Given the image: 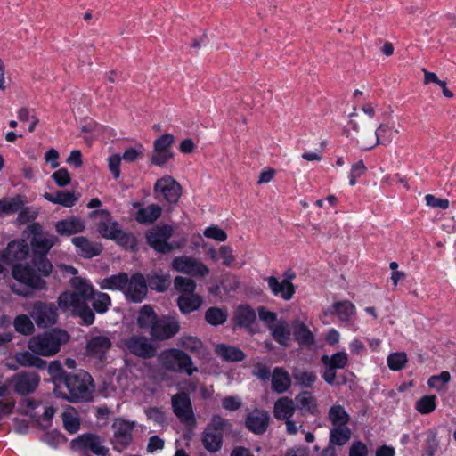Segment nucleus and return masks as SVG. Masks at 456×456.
Here are the masks:
<instances>
[{"mask_svg": "<svg viewBox=\"0 0 456 456\" xmlns=\"http://www.w3.org/2000/svg\"><path fill=\"white\" fill-rule=\"evenodd\" d=\"M46 235L48 232L44 231L42 224L38 222L28 224L22 232V237H25L27 241L29 240L31 264L45 277L49 276L53 271V265L47 257L50 250L46 244Z\"/></svg>", "mask_w": 456, "mask_h": 456, "instance_id": "1", "label": "nucleus"}, {"mask_svg": "<svg viewBox=\"0 0 456 456\" xmlns=\"http://www.w3.org/2000/svg\"><path fill=\"white\" fill-rule=\"evenodd\" d=\"M101 216L102 220L97 224V231L104 239L115 241L125 250L136 253L139 250L137 238L129 232H125L119 227L117 221L112 220L108 209H94L89 213L90 218Z\"/></svg>", "mask_w": 456, "mask_h": 456, "instance_id": "2", "label": "nucleus"}, {"mask_svg": "<svg viewBox=\"0 0 456 456\" xmlns=\"http://www.w3.org/2000/svg\"><path fill=\"white\" fill-rule=\"evenodd\" d=\"M62 384L69 393L61 391L60 386H56L53 388V394L57 398L74 403L92 400V389L94 388V385L93 378L87 371L80 370L77 373H69Z\"/></svg>", "mask_w": 456, "mask_h": 456, "instance_id": "3", "label": "nucleus"}, {"mask_svg": "<svg viewBox=\"0 0 456 456\" xmlns=\"http://www.w3.org/2000/svg\"><path fill=\"white\" fill-rule=\"evenodd\" d=\"M69 339L70 335L66 330L52 328L32 336L28 342V347L35 354L51 357L56 355Z\"/></svg>", "mask_w": 456, "mask_h": 456, "instance_id": "4", "label": "nucleus"}, {"mask_svg": "<svg viewBox=\"0 0 456 456\" xmlns=\"http://www.w3.org/2000/svg\"><path fill=\"white\" fill-rule=\"evenodd\" d=\"M103 438L96 433L86 432L72 439L69 447L73 452H80V456H109L110 450L102 444Z\"/></svg>", "mask_w": 456, "mask_h": 456, "instance_id": "5", "label": "nucleus"}, {"mask_svg": "<svg viewBox=\"0 0 456 456\" xmlns=\"http://www.w3.org/2000/svg\"><path fill=\"white\" fill-rule=\"evenodd\" d=\"M163 367L174 372H184L188 376L198 372L197 367L193 366L191 357L183 350L179 348H169L161 354Z\"/></svg>", "mask_w": 456, "mask_h": 456, "instance_id": "6", "label": "nucleus"}, {"mask_svg": "<svg viewBox=\"0 0 456 456\" xmlns=\"http://www.w3.org/2000/svg\"><path fill=\"white\" fill-rule=\"evenodd\" d=\"M173 234L174 227L171 224H157L145 232V240L155 252L167 255L173 251L169 244V239Z\"/></svg>", "mask_w": 456, "mask_h": 456, "instance_id": "7", "label": "nucleus"}, {"mask_svg": "<svg viewBox=\"0 0 456 456\" xmlns=\"http://www.w3.org/2000/svg\"><path fill=\"white\" fill-rule=\"evenodd\" d=\"M11 273L14 280L31 290H42L46 288V282L42 278L43 275L32 264H13Z\"/></svg>", "mask_w": 456, "mask_h": 456, "instance_id": "8", "label": "nucleus"}, {"mask_svg": "<svg viewBox=\"0 0 456 456\" xmlns=\"http://www.w3.org/2000/svg\"><path fill=\"white\" fill-rule=\"evenodd\" d=\"M30 317L40 329L53 328L58 322V307L53 303L36 301L28 310Z\"/></svg>", "mask_w": 456, "mask_h": 456, "instance_id": "9", "label": "nucleus"}, {"mask_svg": "<svg viewBox=\"0 0 456 456\" xmlns=\"http://www.w3.org/2000/svg\"><path fill=\"white\" fill-rule=\"evenodd\" d=\"M181 326L176 315L163 314L153 322L150 335L154 341H164L174 338Z\"/></svg>", "mask_w": 456, "mask_h": 456, "instance_id": "10", "label": "nucleus"}, {"mask_svg": "<svg viewBox=\"0 0 456 456\" xmlns=\"http://www.w3.org/2000/svg\"><path fill=\"white\" fill-rule=\"evenodd\" d=\"M175 136L172 134H164L159 136L153 142V152L150 159L151 164L157 167L165 166L175 156L172 145Z\"/></svg>", "mask_w": 456, "mask_h": 456, "instance_id": "11", "label": "nucleus"}, {"mask_svg": "<svg viewBox=\"0 0 456 456\" xmlns=\"http://www.w3.org/2000/svg\"><path fill=\"white\" fill-rule=\"evenodd\" d=\"M13 385L14 392L21 396L34 393L40 384V376L36 371H20L7 379Z\"/></svg>", "mask_w": 456, "mask_h": 456, "instance_id": "12", "label": "nucleus"}, {"mask_svg": "<svg viewBox=\"0 0 456 456\" xmlns=\"http://www.w3.org/2000/svg\"><path fill=\"white\" fill-rule=\"evenodd\" d=\"M296 278V273L291 270H287L283 273V280L280 281L277 277L272 275L267 278V284L274 297H281L285 301L293 298L297 287L292 283Z\"/></svg>", "mask_w": 456, "mask_h": 456, "instance_id": "13", "label": "nucleus"}, {"mask_svg": "<svg viewBox=\"0 0 456 456\" xmlns=\"http://www.w3.org/2000/svg\"><path fill=\"white\" fill-rule=\"evenodd\" d=\"M171 402L173 411L179 420L189 427H194L196 419L190 395L184 392L177 393L172 397Z\"/></svg>", "mask_w": 456, "mask_h": 456, "instance_id": "14", "label": "nucleus"}, {"mask_svg": "<svg viewBox=\"0 0 456 456\" xmlns=\"http://www.w3.org/2000/svg\"><path fill=\"white\" fill-rule=\"evenodd\" d=\"M29 255V246L25 237L12 240L8 242L5 248L0 252V260L6 265H13L27 259Z\"/></svg>", "mask_w": 456, "mask_h": 456, "instance_id": "15", "label": "nucleus"}, {"mask_svg": "<svg viewBox=\"0 0 456 456\" xmlns=\"http://www.w3.org/2000/svg\"><path fill=\"white\" fill-rule=\"evenodd\" d=\"M112 428L114 429V438L111 440L113 449L121 452L133 441L132 431L134 424L121 418H117L112 424Z\"/></svg>", "mask_w": 456, "mask_h": 456, "instance_id": "16", "label": "nucleus"}, {"mask_svg": "<svg viewBox=\"0 0 456 456\" xmlns=\"http://www.w3.org/2000/svg\"><path fill=\"white\" fill-rule=\"evenodd\" d=\"M154 193H160L164 200L171 205H175L182 195V186L170 175L163 176L156 181Z\"/></svg>", "mask_w": 456, "mask_h": 456, "instance_id": "17", "label": "nucleus"}, {"mask_svg": "<svg viewBox=\"0 0 456 456\" xmlns=\"http://www.w3.org/2000/svg\"><path fill=\"white\" fill-rule=\"evenodd\" d=\"M125 345L132 354L143 359L152 358L157 354L155 346L145 336L133 335L125 339Z\"/></svg>", "mask_w": 456, "mask_h": 456, "instance_id": "18", "label": "nucleus"}, {"mask_svg": "<svg viewBox=\"0 0 456 456\" xmlns=\"http://www.w3.org/2000/svg\"><path fill=\"white\" fill-rule=\"evenodd\" d=\"M174 270L196 277H205L209 273L208 267L202 262L188 256H176L172 261Z\"/></svg>", "mask_w": 456, "mask_h": 456, "instance_id": "19", "label": "nucleus"}, {"mask_svg": "<svg viewBox=\"0 0 456 456\" xmlns=\"http://www.w3.org/2000/svg\"><path fill=\"white\" fill-rule=\"evenodd\" d=\"M148 292L147 280L141 273H135L129 278L125 292L126 298L132 303H141Z\"/></svg>", "mask_w": 456, "mask_h": 456, "instance_id": "20", "label": "nucleus"}, {"mask_svg": "<svg viewBox=\"0 0 456 456\" xmlns=\"http://www.w3.org/2000/svg\"><path fill=\"white\" fill-rule=\"evenodd\" d=\"M270 416L265 410L255 409L246 415L245 427L253 434H264L269 426Z\"/></svg>", "mask_w": 456, "mask_h": 456, "instance_id": "21", "label": "nucleus"}, {"mask_svg": "<svg viewBox=\"0 0 456 456\" xmlns=\"http://www.w3.org/2000/svg\"><path fill=\"white\" fill-rule=\"evenodd\" d=\"M111 346L112 344L110 339L106 336L100 335L93 337L86 343V354L91 357H97L99 360L103 361Z\"/></svg>", "mask_w": 456, "mask_h": 456, "instance_id": "22", "label": "nucleus"}, {"mask_svg": "<svg viewBox=\"0 0 456 456\" xmlns=\"http://www.w3.org/2000/svg\"><path fill=\"white\" fill-rule=\"evenodd\" d=\"M91 298L86 297H80V295L71 292L69 290L63 291L60 294L57 299L58 307L62 311H67L70 307H73L72 313L78 311L84 306L87 305V302Z\"/></svg>", "mask_w": 456, "mask_h": 456, "instance_id": "23", "label": "nucleus"}, {"mask_svg": "<svg viewBox=\"0 0 456 456\" xmlns=\"http://www.w3.org/2000/svg\"><path fill=\"white\" fill-rule=\"evenodd\" d=\"M85 229V222L76 216L60 220L55 224V230L61 236H69L82 232Z\"/></svg>", "mask_w": 456, "mask_h": 456, "instance_id": "24", "label": "nucleus"}, {"mask_svg": "<svg viewBox=\"0 0 456 456\" xmlns=\"http://www.w3.org/2000/svg\"><path fill=\"white\" fill-rule=\"evenodd\" d=\"M43 197L51 203L61 205L64 208H71L78 201L80 194L75 193L73 191L60 190L54 194L45 192Z\"/></svg>", "mask_w": 456, "mask_h": 456, "instance_id": "25", "label": "nucleus"}, {"mask_svg": "<svg viewBox=\"0 0 456 456\" xmlns=\"http://www.w3.org/2000/svg\"><path fill=\"white\" fill-rule=\"evenodd\" d=\"M71 241L75 247L79 248L78 254L84 258L98 256L103 249L101 243H93L84 236L74 237Z\"/></svg>", "mask_w": 456, "mask_h": 456, "instance_id": "26", "label": "nucleus"}, {"mask_svg": "<svg viewBox=\"0 0 456 456\" xmlns=\"http://www.w3.org/2000/svg\"><path fill=\"white\" fill-rule=\"evenodd\" d=\"M256 311L247 304L240 305L234 311L233 323L240 328L249 329L256 322Z\"/></svg>", "mask_w": 456, "mask_h": 456, "instance_id": "27", "label": "nucleus"}, {"mask_svg": "<svg viewBox=\"0 0 456 456\" xmlns=\"http://www.w3.org/2000/svg\"><path fill=\"white\" fill-rule=\"evenodd\" d=\"M291 328L294 339L300 345L305 346H312L315 343L314 335L306 326V324L297 319L291 322Z\"/></svg>", "mask_w": 456, "mask_h": 456, "instance_id": "28", "label": "nucleus"}, {"mask_svg": "<svg viewBox=\"0 0 456 456\" xmlns=\"http://www.w3.org/2000/svg\"><path fill=\"white\" fill-rule=\"evenodd\" d=\"M355 314V306L349 300L336 301L329 307L324 314H336L341 322H348Z\"/></svg>", "mask_w": 456, "mask_h": 456, "instance_id": "29", "label": "nucleus"}, {"mask_svg": "<svg viewBox=\"0 0 456 456\" xmlns=\"http://www.w3.org/2000/svg\"><path fill=\"white\" fill-rule=\"evenodd\" d=\"M176 305L183 314H190L201 307L203 297L197 293L187 296L179 295L176 299Z\"/></svg>", "mask_w": 456, "mask_h": 456, "instance_id": "30", "label": "nucleus"}, {"mask_svg": "<svg viewBox=\"0 0 456 456\" xmlns=\"http://www.w3.org/2000/svg\"><path fill=\"white\" fill-rule=\"evenodd\" d=\"M162 215V208L158 204H150L146 208L137 209L134 219L141 224H152Z\"/></svg>", "mask_w": 456, "mask_h": 456, "instance_id": "31", "label": "nucleus"}, {"mask_svg": "<svg viewBox=\"0 0 456 456\" xmlns=\"http://www.w3.org/2000/svg\"><path fill=\"white\" fill-rule=\"evenodd\" d=\"M291 387V378L282 367H275L272 374V389L277 394H283Z\"/></svg>", "mask_w": 456, "mask_h": 456, "instance_id": "32", "label": "nucleus"}, {"mask_svg": "<svg viewBox=\"0 0 456 456\" xmlns=\"http://www.w3.org/2000/svg\"><path fill=\"white\" fill-rule=\"evenodd\" d=\"M269 330L273 338L281 346H288L291 337L292 328L284 319H280L275 325H270Z\"/></svg>", "mask_w": 456, "mask_h": 456, "instance_id": "33", "label": "nucleus"}, {"mask_svg": "<svg viewBox=\"0 0 456 456\" xmlns=\"http://www.w3.org/2000/svg\"><path fill=\"white\" fill-rule=\"evenodd\" d=\"M216 353L227 362H239L246 358L245 353L240 348L224 343L216 346Z\"/></svg>", "mask_w": 456, "mask_h": 456, "instance_id": "34", "label": "nucleus"}, {"mask_svg": "<svg viewBox=\"0 0 456 456\" xmlns=\"http://www.w3.org/2000/svg\"><path fill=\"white\" fill-rule=\"evenodd\" d=\"M296 411V405L291 398L283 396L279 398L273 407V416L278 420L290 419Z\"/></svg>", "mask_w": 456, "mask_h": 456, "instance_id": "35", "label": "nucleus"}, {"mask_svg": "<svg viewBox=\"0 0 456 456\" xmlns=\"http://www.w3.org/2000/svg\"><path fill=\"white\" fill-rule=\"evenodd\" d=\"M129 283V276L125 272H120L117 274H112L103 279L100 286L102 289L119 290L122 291L126 289Z\"/></svg>", "mask_w": 456, "mask_h": 456, "instance_id": "36", "label": "nucleus"}, {"mask_svg": "<svg viewBox=\"0 0 456 456\" xmlns=\"http://www.w3.org/2000/svg\"><path fill=\"white\" fill-rule=\"evenodd\" d=\"M146 280L148 287L159 293L167 291L171 285L170 275L168 273L163 274L162 270H159V273L147 274Z\"/></svg>", "mask_w": 456, "mask_h": 456, "instance_id": "37", "label": "nucleus"}, {"mask_svg": "<svg viewBox=\"0 0 456 456\" xmlns=\"http://www.w3.org/2000/svg\"><path fill=\"white\" fill-rule=\"evenodd\" d=\"M223 438V434L205 429L202 436V444L208 452L214 453L222 448Z\"/></svg>", "mask_w": 456, "mask_h": 456, "instance_id": "38", "label": "nucleus"}, {"mask_svg": "<svg viewBox=\"0 0 456 456\" xmlns=\"http://www.w3.org/2000/svg\"><path fill=\"white\" fill-rule=\"evenodd\" d=\"M329 419L335 427H346L350 421V415L340 404L333 405L329 410Z\"/></svg>", "mask_w": 456, "mask_h": 456, "instance_id": "39", "label": "nucleus"}, {"mask_svg": "<svg viewBox=\"0 0 456 456\" xmlns=\"http://www.w3.org/2000/svg\"><path fill=\"white\" fill-rule=\"evenodd\" d=\"M158 317L151 305H144L139 311L136 323L140 329L150 328L151 330Z\"/></svg>", "mask_w": 456, "mask_h": 456, "instance_id": "40", "label": "nucleus"}, {"mask_svg": "<svg viewBox=\"0 0 456 456\" xmlns=\"http://www.w3.org/2000/svg\"><path fill=\"white\" fill-rule=\"evenodd\" d=\"M70 284L74 289L73 292L80 295L81 297H86L91 299L94 298V289L87 280L81 277H74L70 280Z\"/></svg>", "mask_w": 456, "mask_h": 456, "instance_id": "41", "label": "nucleus"}, {"mask_svg": "<svg viewBox=\"0 0 456 456\" xmlns=\"http://www.w3.org/2000/svg\"><path fill=\"white\" fill-rule=\"evenodd\" d=\"M228 318V313L225 308L211 306L205 312L206 322L212 326L224 324Z\"/></svg>", "mask_w": 456, "mask_h": 456, "instance_id": "42", "label": "nucleus"}, {"mask_svg": "<svg viewBox=\"0 0 456 456\" xmlns=\"http://www.w3.org/2000/svg\"><path fill=\"white\" fill-rule=\"evenodd\" d=\"M297 407L301 411H306L308 413L314 415L317 412V403L311 393L308 391H302L296 396Z\"/></svg>", "mask_w": 456, "mask_h": 456, "instance_id": "43", "label": "nucleus"}, {"mask_svg": "<svg viewBox=\"0 0 456 456\" xmlns=\"http://www.w3.org/2000/svg\"><path fill=\"white\" fill-rule=\"evenodd\" d=\"M292 377L304 388H312L314 383L317 380V375L314 370L294 369L292 370Z\"/></svg>", "mask_w": 456, "mask_h": 456, "instance_id": "44", "label": "nucleus"}, {"mask_svg": "<svg viewBox=\"0 0 456 456\" xmlns=\"http://www.w3.org/2000/svg\"><path fill=\"white\" fill-rule=\"evenodd\" d=\"M351 437L348 427H335L330 431V444L337 446L346 444Z\"/></svg>", "mask_w": 456, "mask_h": 456, "instance_id": "45", "label": "nucleus"}, {"mask_svg": "<svg viewBox=\"0 0 456 456\" xmlns=\"http://www.w3.org/2000/svg\"><path fill=\"white\" fill-rule=\"evenodd\" d=\"M47 370L51 376L53 383L54 384V387L62 384L69 374L63 369L61 362L59 360L51 362L47 367Z\"/></svg>", "mask_w": 456, "mask_h": 456, "instance_id": "46", "label": "nucleus"}, {"mask_svg": "<svg viewBox=\"0 0 456 456\" xmlns=\"http://www.w3.org/2000/svg\"><path fill=\"white\" fill-rule=\"evenodd\" d=\"M174 287L179 295H191L195 293L196 281L190 277L176 276L174 280Z\"/></svg>", "mask_w": 456, "mask_h": 456, "instance_id": "47", "label": "nucleus"}, {"mask_svg": "<svg viewBox=\"0 0 456 456\" xmlns=\"http://www.w3.org/2000/svg\"><path fill=\"white\" fill-rule=\"evenodd\" d=\"M40 440L53 449H58L60 444L68 442L67 436L58 429L46 430Z\"/></svg>", "mask_w": 456, "mask_h": 456, "instance_id": "48", "label": "nucleus"}, {"mask_svg": "<svg viewBox=\"0 0 456 456\" xmlns=\"http://www.w3.org/2000/svg\"><path fill=\"white\" fill-rule=\"evenodd\" d=\"M436 408V395H426L420 397L415 405V409L423 415L432 413Z\"/></svg>", "mask_w": 456, "mask_h": 456, "instance_id": "49", "label": "nucleus"}, {"mask_svg": "<svg viewBox=\"0 0 456 456\" xmlns=\"http://www.w3.org/2000/svg\"><path fill=\"white\" fill-rule=\"evenodd\" d=\"M13 325L15 330L22 335L29 336L35 331L31 319L26 314H19L15 317Z\"/></svg>", "mask_w": 456, "mask_h": 456, "instance_id": "50", "label": "nucleus"}, {"mask_svg": "<svg viewBox=\"0 0 456 456\" xmlns=\"http://www.w3.org/2000/svg\"><path fill=\"white\" fill-rule=\"evenodd\" d=\"M24 205L23 197L20 194L9 199L8 200H0V213L14 214L20 211Z\"/></svg>", "mask_w": 456, "mask_h": 456, "instance_id": "51", "label": "nucleus"}, {"mask_svg": "<svg viewBox=\"0 0 456 456\" xmlns=\"http://www.w3.org/2000/svg\"><path fill=\"white\" fill-rule=\"evenodd\" d=\"M439 440L436 429H428L426 432L424 455L434 456L439 449Z\"/></svg>", "mask_w": 456, "mask_h": 456, "instance_id": "52", "label": "nucleus"}, {"mask_svg": "<svg viewBox=\"0 0 456 456\" xmlns=\"http://www.w3.org/2000/svg\"><path fill=\"white\" fill-rule=\"evenodd\" d=\"M408 357L405 352H395L387 356V363L391 370L398 371L404 368Z\"/></svg>", "mask_w": 456, "mask_h": 456, "instance_id": "53", "label": "nucleus"}, {"mask_svg": "<svg viewBox=\"0 0 456 456\" xmlns=\"http://www.w3.org/2000/svg\"><path fill=\"white\" fill-rule=\"evenodd\" d=\"M61 419L63 422V428L69 434H76L81 426V419L77 416H73L69 411H65L61 414Z\"/></svg>", "mask_w": 456, "mask_h": 456, "instance_id": "54", "label": "nucleus"}, {"mask_svg": "<svg viewBox=\"0 0 456 456\" xmlns=\"http://www.w3.org/2000/svg\"><path fill=\"white\" fill-rule=\"evenodd\" d=\"M177 346L194 353L202 348L203 343L197 337L182 336L177 342Z\"/></svg>", "mask_w": 456, "mask_h": 456, "instance_id": "55", "label": "nucleus"}, {"mask_svg": "<svg viewBox=\"0 0 456 456\" xmlns=\"http://www.w3.org/2000/svg\"><path fill=\"white\" fill-rule=\"evenodd\" d=\"M232 424L229 420L222 418L218 414H214L210 419V422L206 427V430H211L216 433H221L224 435V432L226 428H230Z\"/></svg>", "mask_w": 456, "mask_h": 456, "instance_id": "56", "label": "nucleus"}, {"mask_svg": "<svg viewBox=\"0 0 456 456\" xmlns=\"http://www.w3.org/2000/svg\"><path fill=\"white\" fill-rule=\"evenodd\" d=\"M111 305L110 297L107 293L98 292L96 299L93 302L94 310L102 314L106 313L109 309V306Z\"/></svg>", "mask_w": 456, "mask_h": 456, "instance_id": "57", "label": "nucleus"}, {"mask_svg": "<svg viewBox=\"0 0 456 456\" xmlns=\"http://www.w3.org/2000/svg\"><path fill=\"white\" fill-rule=\"evenodd\" d=\"M451 380V374L444 370L438 375L431 376L428 380V385L430 388H436L440 391L443 389V387L449 383Z\"/></svg>", "mask_w": 456, "mask_h": 456, "instance_id": "58", "label": "nucleus"}, {"mask_svg": "<svg viewBox=\"0 0 456 456\" xmlns=\"http://www.w3.org/2000/svg\"><path fill=\"white\" fill-rule=\"evenodd\" d=\"M52 178L55 184L59 187L64 188L71 183V176L66 167H61L53 173Z\"/></svg>", "mask_w": 456, "mask_h": 456, "instance_id": "59", "label": "nucleus"}, {"mask_svg": "<svg viewBox=\"0 0 456 456\" xmlns=\"http://www.w3.org/2000/svg\"><path fill=\"white\" fill-rule=\"evenodd\" d=\"M204 236L223 242L227 240V233L217 225H210L204 230Z\"/></svg>", "mask_w": 456, "mask_h": 456, "instance_id": "60", "label": "nucleus"}, {"mask_svg": "<svg viewBox=\"0 0 456 456\" xmlns=\"http://www.w3.org/2000/svg\"><path fill=\"white\" fill-rule=\"evenodd\" d=\"M257 312L259 319L264 322L268 328L270 325H275L274 322L277 321V314L275 312L269 311L265 306H259Z\"/></svg>", "mask_w": 456, "mask_h": 456, "instance_id": "61", "label": "nucleus"}, {"mask_svg": "<svg viewBox=\"0 0 456 456\" xmlns=\"http://www.w3.org/2000/svg\"><path fill=\"white\" fill-rule=\"evenodd\" d=\"M72 315L80 317L83 320V323L86 326L92 325L95 319V315L89 308L88 305L78 311L72 313Z\"/></svg>", "mask_w": 456, "mask_h": 456, "instance_id": "62", "label": "nucleus"}, {"mask_svg": "<svg viewBox=\"0 0 456 456\" xmlns=\"http://www.w3.org/2000/svg\"><path fill=\"white\" fill-rule=\"evenodd\" d=\"M36 354L29 351L19 352L15 355L16 362L22 367H32Z\"/></svg>", "mask_w": 456, "mask_h": 456, "instance_id": "63", "label": "nucleus"}, {"mask_svg": "<svg viewBox=\"0 0 456 456\" xmlns=\"http://www.w3.org/2000/svg\"><path fill=\"white\" fill-rule=\"evenodd\" d=\"M349 456H368V447L362 441H354L349 448Z\"/></svg>", "mask_w": 456, "mask_h": 456, "instance_id": "64", "label": "nucleus"}]
</instances>
